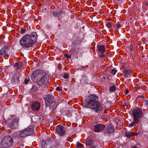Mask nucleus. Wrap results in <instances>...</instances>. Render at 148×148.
<instances>
[{"instance_id": "obj_1", "label": "nucleus", "mask_w": 148, "mask_h": 148, "mask_svg": "<svg viewBox=\"0 0 148 148\" xmlns=\"http://www.w3.org/2000/svg\"><path fill=\"white\" fill-rule=\"evenodd\" d=\"M49 75L45 71L38 69L33 72L32 75V79L34 82L41 86H45L47 84Z\"/></svg>"}, {"instance_id": "obj_2", "label": "nucleus", "mask_w": 148, "mask_h": 148, "mask_svg": "<svg viewBox=\"0 0 148 148\" xmlns=\"http://www.w3.org/2000/svg\"><path fill=\"white\" fill-rule=\"evenodd\" d=\"M37 37L36 33L32 32L31 35H26L23 36L20 40V44L23 47L29 48L36 42Z\"/></svg>"}, {"instance_id": "obj_3", "label": "nucleus", "mask_w": 148, "mask_h": 148, "mask_svg": "<svg viewBox=\"0 0 148 148\" xmlns=\"http://www.w3.org/2000/svg\"><path fill=\"white\" fill-rule=\"evenodd\" d=\"M89 98L86 104L88 107L94 110L97 113L103 111V108L100 104L97 96L95 95H91L89 96Z\"/></svg>"}, {"instance_id": "obj_4", "label": "nucleus", "mask_w": 148, "mask_h": 148, "mask_svg": "<svg viewBox=\"0 0 148 148\" xmlns=\"http://www.w3.org/2000/svg\"><path fill=\"white\" fill-rule=\"evenodd\" d=\"M143 114L142 110L140 108L135 109L132 112L133 121L129 124V126L131 127H133L138 124L139 122L140 119L143 116Z\"/></svg>"}, {"instance_id": "obj_5", "label": "nucleus", "mask_w": 148, "mask_h": 148, "mask_svg": "<svg viewBox=\"0 0 148 148\" xmlns=\"http://www.w3.org/2000/svg\"><path fill=\"white\" fill-rule=\"evenodd\" d=\"M33 129L32 128L27 127L16 132L15 136L18 139H23L26 137L32 134L33 133Z\"/></svg>"}, {"instance_id": "obj_6", "label": "nucleus", "mask_w": 148, "mask_h": 148, "mask_svg": "<svg viewBox=\"0 0 148 148\" xmlns=\"http://www.w3.org/2000/svg\"><path fill=\"white\" fill-rule=\"evenodd\" d=\"M13 141L12 138L10 137H4L0 143V148H7L11 146Z\"/></svg>"}, {"instance_id": "obj_7", "label": "nucleus", "mask_w": 148, "mask_h": 148, "mask_svg": "<svg viewBox=\"0 0 148 148\" xmlns=\"http://www.w3.org/2000/svg\"><path fill=\"white\" fill-rule=\"evenodd\" d=\"M6 122L7 125L11 129H16L18 127V119L17 118L9 119Z\"/></svg>"}, {"instance_id": "obj_8", "label": "nucleus", "mask_w": 148, "mask_h": 148, "mask_svg": "<svg viewBox=\"0 0 148 148\" xmlns=\"http://www.w3.org/2000/svg\"><path fill=\"white\" fill-rule=\"evenodd\" d=\"M44 98L45 101L46 107H52L55 105V101L52 99L50 95H47Z\"/></svg>"}, {"instance_id": "obj_9", "label": "nucleus", "mask_w": 148, "mask_h": 148, "mask_svg": "<svg viewBox=\"0 0 148 148\" xmlns=\"http://www.w3.org/2000/svg\"><path fill=\"white\" fill-rule=\"evenodd\" d=\"M55 142H53L52 144L51 140H47L45 141L43 140L42 143V148H57L54 145Z\"/></svg>"}, {"instance_id": "obj_10", "label": "nucleus", "mask_w": 148, "mask_h": 148, "mask_svg": "<svg viewBox=\"0 0 148 148\" xmlns=\"http://www.w3.org/2000/svg\"><path fill=\"white\" fill-rule=\"evenodd\" d=\"M114 132V127L112 125H109L106 128L104 133L109 135L113 133Z\"/></svg>"}, {"instance_id": "obj_11", "label": "nucleus", "mask_w": 148, "mask_h": 148, "mask_svg": "<svg viewBox=\"0 0 148 148\" xmlns=\"http://www.w3.org/2000/svg\"><path fill=\"white\" fill-rule=\"evenodd\" d=\"M105 127L104 125L97 124L95 125L93 128L94 130L96 132H101L103 130Z\"/></svg>"}, {"instance_id": "obj_12", "label": "nucleus", "mask_w": 148, "mask_h": 148, "mask_svg": "<svg viewBox=\"0 0 148 148\" xmlns=\"http://www.w3.org/2000/svg\"><path fill=\"white\" fill-rule=\"evenodd\" d=\"M11 81V82L14 85L18 84L19 82V77L16 73L14 74L12 76Z\"/></svg>"}, {"instance_id": "obj_13", "label": "nucleus", "mask_w": 148, "mask_h": 148, "mask_svg": "<svg viewBox=\"0 0 148 148\" xmlns=\"http://www.w3.org/2000/svg\"><path fill=\"white\" fill-rule=\"evenodd\" d=\"M56 132L60 135H63L65 133L63 127L61 125H58L57 126L56 128Z\"/></svg>"}, {"instance_id": "obj_14", "label": "nucleus", "mask_w": 148, "mask_h": 148, "mask_svg": "<svg viewBox=\"0 0 148 148\" xmlns=\"http://www.w3.org/2000/svg\"><path fill=\"white\" fill-rule=\"evenodd\" d=\"M40 104L38 102H35L32 104L31 108L34 111H38L40 108Z\"/></svg>"}, {"instance_id": "obj_15", "label": "nucleus", "mask_w": 148, "mask_h": 148, "mask_svg": "<svg viewBox=\"0 0 148 148\" xmlns=\"http://www.w3.org/2000/svg\"><path fill=\"white\" fill-rule=\"evenodd\" d=\"M98 51L101 53H103L105 51V46L104 45H99L97 46Z\"/></svg>"}, {"instance_id": "obj_16", "label": "nucleus", "mask_w": 148, "mask_h": 148, "mask_svg": "<svg viewBox=\"0 0 148 148\" xmlns=\"http://www.w3.org/2000/svg\"><path fill=\"white\" fill-rule=\"evenodd\" d=\"M124 76L125 78L131 75L132 73L130 70H125L123 71Z\"/></svg>"}, {"instance_id": "obj_17", "label": "nucleus", "mask_w": 148, "mask_h": 148, "mask_svg": "<svg viewBox=\"0 0 148 148\" xmlns=\"http://www.w3.org/2000/svg\"><path fill=\"white\" fill-rule=\"evenodd\" d=\"M143 10L144 12H148V4L147 3H144L143 4Z\"/></svg>"}, {"instance_id": "obj_18", "label": "nucleus", "mask_w": 148, "mask_h": 148, "mask_svg": "<svg viewBox=\"0 0 148 148\" xmlns=\"http://www.w3.org/2000/svg\"><path fill=\"white\" fill-rule=\"evenodd\" d=\"M94 142V141L93 140L87 139L85 142L86 145H87L91 146L93 145Z\"/></svg>"}, {"instance_id": "obj_19", "label": "nucleus", "mask_w": 148, "mask_h": 148, "mask_svg": "<svg viewBox=\"0 0 148 148\" xmlns=\"http://www.w3.org/2000/svg\"><path fill=\"white\" fill-rule=\"evenodd\" d=\"M79 46L80 45L79 44H77L75 45L74 46H73L71 51L73 52L74 51V52H75L76 51L75 50V49H78Z\"/></svg>"}, {"instance_id": "obj_20", "label": "nucleus", "mask_w": 148, "mask_h": 148, "mask_svg": "<svg viewBox=\"0 0 148 148\" xmlns=\"http://www.w3.org/2000/svg\"><path fill=\"white\" fill-rule=\"evenodd\" d=\"M22 66V64L21 62L16 63L14 65L16 69H19Z\"/></svg>"}, {"instance_id": "obj_21", "label": "nucleus", "mask_w": 148, "mask_h": 148, "mask_svg": "<svg viewBox=\"0 0 148 148\" xmlns=\"http://www.w3.org/2000/svg\"><path fill=\"white\" fill-rule=\"evenodd\" d=\"M134 133L132 132H126L125 135L128 138H130L131 136H133Z\"/></svg>"}, {"instance_id": "obj_22", "label": "nucleus", "mask_w": 148, "mask_h": 148, "mask_svg": "<svg viewBox=\"0 0 148 148\" xmlns=\"http://www.w3.org/2000/svg\"><path fill=\"white\" fill-rule=\"evenodd\" d=\"M61 14V12L60 11H55L53 13V14L54 16L56 17L57 16L60 15Z\"/></svg>"}, {"instance_id": "obj_23", "label": "nucleus", "mask_w": 148, "mask_h": 148, "mask_svg": "<svg viewBox=\"0 0 148 148\" xmlns=\"http://www.w3.org/2000/svg\"><path fill=\"white\" fill-rule=\"evenodd\" d=\"M77 148H82L83 147V145L79 142H78L77 144Z\"/></svg>"}, {"instance_id": "obj_24", "label": "nucleus", "mask_w": 148, "mask_h": 148, "mask_svg": "<svg viewBox=\"0 0 148 148\" xmlns=\"http://www.w3.org/2000/svg\"><path fill=\"white\" fill-rule=\"evenodd\" d=\"M106 26L108 28H110L112 27V24L110 22H108L106 24Z\"/></svg>"}, {"instance_id": "obj_25", "label": "nucleus", "mask_w": 148, "mask_h": 148, "mask_svg": "<svg viewBox=\"0 0 148 148\" xmlns=\"http://www.w3.org/2000/svg\"><path fill=\"white\" fill-rule=\"evenodd\" d=\"M110 90L112 92H114L116 90V86H112L110 88Z\"/></svg>"}, {"instance_id": "obj_26", "label": "nucleus", "mask_w": 148, "mask_h": 148, "mask_svg": "<svg viewBox=\"0 0 148 148\" xmlns=\"http://www.w3.org/2000/svg\"><path fill=\"white\" fill-rule=\"evenodd\" d=\"M121 25L118 23H117L114 25V27L115 28L118 29L120 27Z\"/></svg>"}, {"instance_id": "obj_27", "label": "nucleus", "mask_w": 148, "mask_h": 148, "mask_svg": "<svg viewBox=\"0 0 148 148\" xmlns=\"http://www.w3.org/2000/svg\"><path fill=\"white\" fill-rule=\"evenodd\" d=\"M110 72L113 75H115L116 73V70L115 69H112L111 70Z\"/></svg>"}, {"instance_id": "obj_28", "label": "nucleus", "mask_w": 148, "mask_h": 148, "mask_svg": "<svg viewBox=\"0 0 148 148\" xmlns=\"http://www.w3.org/2000/svg\"><path fill=\"white\" fill-rule=\"evenodd\" d=\"M37 89V87L35 86H33L32 88L31 89L32 91H34L36 90Z\"/></svg>"}, {"instance_id": "obj_29", "label": "nucleus", "mask_w": 148, "mask_h": 148, "mask_svg": "<svg viewBox=\"0 0 148 148\" xmlns=\"http://www.w3.org/2000/svg\"><path fill=\"white\" fill-rule=\"evenodd\" d=\"M26 30V29L25 28H22L21 29V31L20 32V33L21 34H23L25 33V31Z\"/></svg>"}, {"instance_id": "obj_30", "label": "nucleus", "mask_w": 148, "mask_h": 148, "mask_svg": "<svg viewBox=\"0 0 148 148\" xmlns=\"http://www.w3.org/2000/svg\"><path fill=\"white\" fill-rule=\"evenodd\" d=\"M64 77L65 79L68 78L69 77L67 73L64 74Z\"/></svg>"}, {"instance_id": "obj_31", "label": "nucleus", "mask_w": 148, "mask_h": 148, "mask_svg": "<svg viewBox=\"0 0 148 148\" xmlns=\"http://www.w3.org/2000/svg\"><path fill=\"white\" fill-rule=\"evenodd\" d=\"M65 56L67 59H69L71 58V56L69 55L68 54H66Z\"/></svg>"}, {"instance_id": "obj_32", "label": "nucleus", "mask_w": 148, "mask_h": 148, "mask_svg": "<svg viewBox=\"0 0 148 148\" xmlns=\"http://www.w3.org/2000/svg\"><path fill=\"white\" fill-rule=\"evenodd\" d=\"M130 51H132L133 50V47L132 45H130Z\"/></svg>"}, {"instance_id": "obj_33", "label": "nucleus", "mask_w": 148, "mask_h": 148, "mask_svg": "<svg viewBox=\"0 0 148 148\" xmlns=\"http://www.w3.org/2000/svg\"><path fill=\"white\" fill-rule=\"evenodd\" d=\"M61 90V89L60 88V87L58 86L56 88V90L57 91H60Z\"/></svg>"}, {"instance_id": "obj_34", "label": "nucleus", "mask_w": 148, "mask_h": 148, "mask_svg": "<svg viewBox=\"0 0 148 148\" xmlns=\"http://www.w3.org/2000/svg\"><path fill=\"white\" fill-rule=\"evenodd\" d=\"M29 79H25V84H28V83L29 82Z\"/></svg>"}, {"instance_id": "obj_35", "label": "nucleus", "mask_w": 148, "mask_h": 148, "mask_svg": "<svg viewBox=\"0 0 148 148\" xmlns=\"http://www.w3.org/2000/svg\"><path fill=\"white\" fill-rule=\"evenodd\" d=\"M101 54H102L101 56V57L102 58H103L105 56V54H103V53H101Z\"/></svg>"}, {"instance_id": "obj_36", "label": "nucleus", "mask_w": 148, "mask_h": 148, "mask_svg": "<svg viewBox=\"0 0 148 148\" xmlns=\"http://www.w3.org/2000/svg\"><path fill=\"white\" fill-rule=\"evenodd\" d=\"M131 148H137V147L136 145H134L132 146Z\"/></svg>"}, {"instance_id": "obj_37", "label": "nucleus", "mask_w": 148, "mask_h": 148, "mask_svg": "<svg viewBox=\"0 0 148 148\" xmlns=\"http://www.w3.org/2000/svg\"><path fill=\"white\" fill-rule=\"evenodd\" d=\"M133 133H134V134H133V136H136V135H137L136 134H137V133H136V132H133Z\"/></svg>"}, {"instance_id": "obj_38", "label": "nucleus", "mask_w": 148, "mask_h": 148, "mask_svg": "<svg viewBox=\"0 0 148 148\" xmlns=\"http://www.w3.org/2000/svg\"><path fill=\"white\" fill-rule=\"evenodd\" d=\"M128 92H129V91L128 90H126L125 94H128Z\"/></svg>"}, {"instance_id": "obj_39", "label": "nucleus", "mask_w": 148, "mask_h": 148, "mask_svg": "<svg viewBox=\"0 0 148 148\" xmlns=\"http://www.w3.org/2000/svg\"><path fill=\"white\" fill-rule=\"evenodd\" d=\"M145 102L147 105H148V101L147 100H146L145 101Z\"/></svg>"}, {"instance_id": "obj_40", "label": "nucleus", "mask_w": 148, "mask_h": 148, "mask_svg": "<svg viewBox=\"0 0 148 148\" xmlns=\"http://www.w3.org/2000/svg\"><path fill=\"white\" fill-rule=\"evenodd\" d=\"M90 148H95V146L91 147Z\"/></svg>"}, {"instance_id": "obj_41", "label": "nucleus", "mask_w": 148, "mask_h": 148, "mask_svg": "<svg viewBox=\"0 0 148 148\" xmlns=\"http://www.w3.org/2000/svg\"><path fill=\"white\" fill-rule=\"evenodd\" d=\"M5 52H6V51L7 52V50H5ZM5 53H6V54H7V53H6L5 52Z\"/></svg>"}, {"instance_id": "obj_42", "label": "nucleus", "mask_w": 148, "mask_h": 148, "mask_svg": "<svg viewBox=\"0 0 148 148\" xmlns=\"http://www.w3.org/2000/svg\"><path fill=\"white\" fill-rule=\"evenodd\" d=\"M1 68L0 67V72H1Z\"/></svg>"}, {"instance_id": "obj_43", "label": "nucleus", "mask_w": 148, "mask_h": 148, "mask_svg": "<svg viewBox=\"0 0 148 148\" xmlns=\"http://www.w3.org/2000/svg\"><path fill=\"white\" fill-rule=\"evenodd\" d=\"M82 67V68H83V69H84V67L83 66Z\"/></svg>"}]
</instances>
